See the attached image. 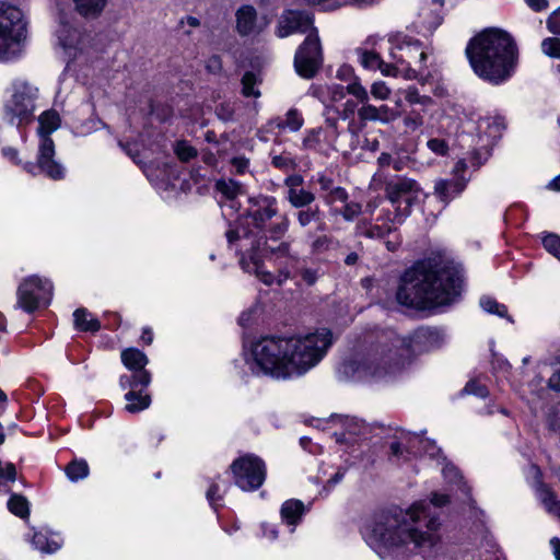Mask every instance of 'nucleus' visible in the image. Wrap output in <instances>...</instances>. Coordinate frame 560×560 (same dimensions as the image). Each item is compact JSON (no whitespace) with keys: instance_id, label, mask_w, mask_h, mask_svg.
Here are the masks:
<instances>
[{"instance_id":"nucleus-17","label":"nucleus","mask_w":560,"mask_h":560,"mask_svg":"<svg viewBox=\"0 0 560 560\" xmlns=\"http://www.w3.org/2000/svg\"><path fill=\"white\" fill-rule=\"evenodd\" d=\"M313 27V21L306 13L299 11L284 12L278 23L277 35L281 38L287 37L293 33H310Z\"/></svg>"},{"instance_id":"nucleus-24","label":"nucleus","mask_w":560,"mask_h":560,"mask_svg":"<svg viewBox=\"0 0 560 560\" xmlns=\"http://www.w3.org/2000/svg\"><path fill=\"white\" fill-rule=\"evenodd\" d=\"M121 361L124 365L131 370L135 374L136 372H148L144 370V366L148 363V358L143 352L138 349H126L121 352Z\"/></svg>"},{"instance_id":"nucleus-42","label":"nucleus","mask_w":560,"mask_h":560,"mask_svg":"<svg viewBox=\"0 0 560 560\" xmlns=\"http://www.w3.org/2000/svg\"><path fill=\"white\" fill-rule=\"evenodd\" d=\"M358 116L362 122L377 121V106L370 104L369 101L362 103L358 109Z\"/></svg>"},{"instance_id":"nucleus-41","label":"nucleus","mask_w":560,"mask_h":560,"mask_svg":"<svg viewBox=\"0 0 560 560\" xmlns=\"http://www.w3.org/2000/svg\"><path fill=\"white\" fill-rule=\"evenodd\" d=\"M175 153L183 162L197 156V150L186 141H178L175 145Z\"/></svg>"},{"instance_id":"nucleus-62","label":"nucleus","mask_w":560,"mask_h":560,"mask_svg":"<svg viewBox=\"0 0 560 560\" xmlns=\"http://www.w3.org/2000/svg\"><path fill=\"white\" fill-rule=\"evenodd\" d=\"M329 240L327 236H319L313 242V249L316 252L324 250L328 247Z\"/></svg>"},{"instance_id":"nucleus-56","label":"nucleus","mask_w":560,"mask_h":560,"mask_svg":"<svg viewBox=\"0 0 560 560\" xmlns=\"http://www.w3.org/2000/svg\"><path fill=\"white\" fill-rule=\"evenodd\" d=\"M320 133H322L320 129H313V130L308 131V133L304 138V145L306 148H315L316 144L319 142Z\"/></svg>"},{"instance_id":"nucleus-28","label":"nucleus","mask_w":560,"mask_h":560,"mask_svg":"<svg viewBox=\"0 0 560 560\" xmlns=\"http://www.w3.org/2000/svg\"><path fill=\"white\" fill-rule=\"evenodd\" d=\"M32 545L43 553H54L60 548L61 542L56 538H49L45 533L36 532L33 535Z\"/></svg>"},{"instance_id":"nucleus-38","label":"nucleus","mask_w":560,"mask_h":560,"mask_svg":"<svg viewBox=\"0 0 560 560\" xmlns=\"http://www.w3.org/2000/svg\"><path fill=\"white\" fill-rule=\"evenodd\" d=\"M541 51L548 57L560 59V38H545L541 42Z\"/></svg>"},{"instance_id":"nucleus-10","label":"nucleus","mask_w":560,"mask_h":560,"mask_svg":"<svg viewBox=\"0 0 560 560\" xmlns=\"http://www.w3.org/2000/svg\"><path fill=\"white\" fill-rule=\"evenodd\" d=\"M234 483L243 491H255L266 478L265 463L252 454L243 455L230 466Z\"/></svg>"},{"instance_id":"nucleus-15","label":"nucleus","mask_w":560,"mask_h":560,"mask_svg":"<svg viewBox=\"0 0 560 560\" xmlns=\"http://www.w3.org/2000/svg\"><path fill=\"white\" fill-rule=\"evenodd\" d=\"M392 57L396 60L397 65L418 66V70L410 67L406 70V78L416 79L418 72H421L423 69L427 52L421 48V44L418 40L404 38L396 46V50L392 51Z\"/></svg>"},{"instance_id":"nucleus-59","label":"nucleus","mask_w":560,"mask_h":560,"mask_svg":"<svg viewBox=\"0 0 560 560\" xmlns=\"http://www.w3.org/2000/svg\"><path fill=\"white\" fill-rule=\"evenodd\" d=\"M2 154L4 158H7L12 163L21 164V160L19 159V152L16 149L11 148V147L3 148Z\"/></svg>"},{"instance_id":"nucleus-3","label":"nucleus","mask_w":560,"mask_h":560,"mask_svg":"<svg viewBox=\"0 0 560 560\" xmlns=\"http://www.w3.org/2000/svg\"><path fill=\"white\" fill-rule=\"evenodd\" d=\"M407 515L411 524L402 521L398 515L381 513L363 527L364 540L381 558H385L394 548L408 542H412L418 548L428 549L440 542L441 523L436 516L430 515L424 502L412 504Z\"/></svg>"},{"instance_id":"nucleus-47","label":"nucleus","mask_w":560,"mask_h":560,"mask_svg":"<svg viewBox=\"0 0 560 560\" xmlns=\"http://www.w3.org/2000/svg\"><path fill=\"white\" fill-rule=\"evenodd\" d=\"M318 209H306L298 212V221L301 226H307L313 221L318 219Z\"/></svg>"},{"instance_id":"nucleus-36","label":"nucleus","mask_w":560,"mask_h":560,"mask_svg":"<svg viewBox=\"0 0 560 560\" xmlns=\"http://www.w3.org/2000/svg\"><path fill=\"white\" fill-rule=\"evenodd\" d=\"M480 306L490 314H495L499 317H506L510 322H513L511 317L508 316V308L503 304H499L495 300L483 296L480 299Z\"/></svg>"},{"instance_id":"nucleus-33","label":"nucleus","mask_w":560,"mask_h":560,"mask_svg":"<svg viewBox=\"0 0 560 560\" xmlns=\"http://www.w3.org/2000/svg\"><path fill=\"white\" fill-rule=\"evenodd\" d=\"M89 471V465L84 459L73 460L66 467V475L72 482L86 478Z\"/></svg>"},{"instance_id":"nucleus-21","label":"nucleus","mask_w":560,"mask_h":560,"mask_svg":"<svg viewBox=\"0 0 560 560\" xmlns=\"http://www.w3.org/2000/svg\"><path fill=\"white\" fill-rule=\"evenodd\" d=\"M257 208L250 212L255 225L265 229L268 221L277 215V200L275 197H261L256 201Z\"/></svg>"},{"instance_id":"nucleus-60","label":"nucleus","mask_w":560,"mask_h":560,"mask_svg":"<svg viewBox=\"0 0 560 560\" xmlns=\"http://www.w3.org/2000/svg\"><path fill=\"white\" fill-rule=\"evenodd\" d=\"M443 475L448 481L460 480L459 471L454 466H445L443 468Z\"/></svg>"},{"instance_id":"nucleus-57","label":"nucleus","mask_w":560,"mask_h":560,"mask_svg":"<svg viewBox=\"0 0 560 560\" xmlns=\"http://www.w3.org/2000/svg\"><path fill=\"white\" fill-rule=\"evenodd\" d=\"M326 126L328 128L329 138L331 141H335L338 136V120L336 118H326Z\"/></svg>"},{"instance_id":"nucleus-39","label":"nucleus","mask_w":560,"mask_h":560,"mask_svg":"<svg viewBox=\"0 0 560 560\" xmlns=\"http://www.w3.org/2000/svg\"><path fill=\"white\" fill-rule=\"evenodd\" d=\"M406 101L410 105H422L424 108L430 107L433 104V101L430 96L420 95L416 89H408L405 94Z\"/></svg>"},{"instance_id":"nucleus-25","label":"nucleus","mask_w":560,"mask_h":560,"mask_svg":"<svg viewBox=\"0 0 560 560\" xmlns=\"http://www.w3.org/2000/svg\"><path fill=\"white\" fill-rule=\"evenodd\" d=\"M74 10L85 19H95L106 7L107 0H73Z\"/></svg>"},{"instance_id":"nucleus-43","label":"nucleus","mask_w":560,"mask_h":560,"mask_svg":"<svg viewBox=\"0 0 560 560\" xmlns=\"http://www.w3.org/2000/svg\"><path fill=\"white\" fill-rule=\"evenodd\" d=\"M544 247L548 253L560 260V237L556 234H549L542 240Z\"/></svg>"},{"instance_id":"nucleus-14","label":"nucleus","mask_w":560,"mask_h":560,"mask_svg":"<svg viewBox=\"0 0 560 560\" xmlns=\"http://www.w3.org/2000/svg\"><path fill=\"white\" fill-rule=\"evenodd\" d=\"M385 195L386 198L393 203L397 206L396 209H399V205L405 202L408 207L418 201L421 188L418 183L411 178L404 176H394L388 178L385 182Z\"/></svg>"},{"instance_id":"nucleus-61","label":"nucleus","mask_w":560,"mask_h":560,"mask_svg":"<svg viewBox=\"0 0 560 560\" xmlns=\"http://www.w3.org/2000/svg\"><path fill=\"white\" fill-rule=\"evenodd\" d=\"M232 165L237 174H243L248 167V160L245 158H234L232 160Z\"/></svg>"},{"instance_id":"nucleus-32","label":"nucleus","mask_w":560,"mask_h":560,"mask_svg":"<svg viewBox=\"0 0 560 560\" xmlns=\"http://www.w3.org/2000/svg\"><path fill=\"white\" fill-rule=\"evenodd\" d=\"M259 83L260 80L255 73L250 71L245 72L242 78V94L245 97L258 98L260 96V91L258 89Z\"/></svg>"},{"instance_id":"nucleus-40","label":"nucleus","mask_w":560,"mask_h":560,"mask_svg":"<svg viewBox=\"0 0 560 560\" xmlns=\"http://www.w3.org/2000/svg\"><path fill=\"white\" fill-rule=\"evenodd\" d=\"M404 125L408 132H415L423 125V116L420 112L412 109L405 116Z\"/></svg>"},{"instance_id":"nucleus-54","label":"nucleus","mask_w":560,"mask_h":560,"mask_svg":"<svg viewBox=\"0 0 560 560\" xmlns=\"http://www.w3.org/2000/svg\"><path fill=\"white\" fill-rule=\"evenodd\" d=\"M348 198L347 191L341 187H335L329 191V195L326 197L328 203H334L336 201H346Z\"/></svg>"},{"instance_id":"nucleus-20","label":"nucleus","mask_w":560,"mask_h":560,"mask_svg":"<svg viewBox=\"0 0 560 560\" xmlns=\"http://www.w3.org/2000/svg\"><path fill=\"white\" fill-rule=\"evenodd\" d=\"M357 55L360 61V65L366 70H380L383 75L386 77H397L398 75V67L397 65L386 63L384 62L380 55L374 51L359 48L357 49Z\"/></svg>"},{"instance_id":"nucleus-45","label":"nucleus","mask_w":560,"mask_h":560,"mask_svg":"<svg viewBox=\"0 0 560 560\" xmlns=\"http://www.w3.org/2000/svg\"><path fill=\"white\" fill-rule=\"evenodd\" d=\"M371 94L374 98L385 101L390 95V89L383 81L374 82L371 85Z\"/></svg>"},{"instance_id":"nucleus-46","label":"nucleus","mask_w":560,"mask_h":560,"mask_svg":"<svg viewBox=\"0 0 560 560\" xmlns=\"http://www.w3.org/2000/svg\"><path fill=\"white\" fill-rule=\"evenodd\" d=\"M399 114L389 108L387 105L377 107V121L382 124H389L398 118Z\"/></svg>"},{"instance_id":"nucleus-64","label":"nucleus","mask_w":560,"mask_h":560,"mask_svg":"<svg viewBox=\"0 0 560 560\" xmlns=\"http://www.w3.org/2000/svg\"><path fill=\"white\" fill-rule=\"evenodd\" d=\"M525 1L534 11H542V10L547 9V7H548L547 0H525Z\"/></svg>"},{"instance_id":"nucleus-48","label":"nucleus","mask_w":560,"mask_h":560,"mask_svg":"<svg viewBox=\"0 0 560 560\" xmlns=\"http://www.w3.org/2000/svg\"><path fill=\"white\" fill-rule=\"evenodd\" d=\"M289 228V219L287 215L280 217V221L272 224L269 228V233L272 237L278 238L284 235V233L288 231Z\"/></svg>"},{"instance_id":"nucleus-37","label":"nucleus","mask_w":560,"mask_h":560,"mask_svg":"<svg viewBox=\"0 0 560 560\" xmlns=\"http://www.w3.org/2000/svg\"><path fill=\"white\" fill-rule=\"evenodd\" d=\"M347 92L354 96L359 102L365 103L369 101V93L361 84L358 78H354L346 88Z\"/></svg>"},{"instance_id":"nucleus-34","label":"nucleus","mask_w":560,"mask_h":560,"mask_svg":"<svg viewBox=\"0 0 560 560\" xmlns=\"http://www.w3.org/2000/svg\"><path fill=\"white\" fill-rule=\"evenodd\" d=\"M539 498L544 503L546 510L560 518V502L556 499L553 493L547 488L540 487Z\"/></svg>"},{"instance_id":"nucleus-4","label":"nucleus","mask_w":560,"mask_h":560,"mask_svg":"<svg viewBox=\"0 0 560 560\" xmlns=\"http://www.w3.org/2000/svg\"><path fill=\"white\" fill-rule=\"evenodd\" d=\"M462 275L452 262L429 258L408 269L397 291V301L419 308L452 303L460 292Z\"/></svg>"},{"instance_id":"nucleus-63","label":"nucleus","mask_w":560,"mask_h":560,"mask_svg":"<svg viewBox=\"0 0 560 560\" xmlns=\"http://www.w3.org/2000/svg\"><path fill=\"white\" fill-rule=\"evenodd\" d=\"M548 384L550 388L560 392V368L553 372Z\"/></svg>"},{"instance_id":"nucleus-5","label":"nucleus","mask_w":560,"mask_h":560,"mask_svg":"<svg viewBox=\"0 0 560 560\" xmlns=\"http://www.w3.org/2000/svg\"><path fill=\"white\" fill-rule=\"evenodd\" d=\"M466 55L474 72L495 85L512 77L518 59L513 37L499 28L485 30L471 38Z\"/></svg>"},{"instance_id":"nucleus-50","label":"nucleus","mask_w":560,"mask_h":560,"mask_svg":"<svg viewBox=\"0 0 560 560\" xmlns=\"http://www.w3.org/2000/svg\"><path fill=\"white\" fill-rule=\"evenodd\" d=\"M547 28L556 35H560V8L555 10L547 19Z\"/></svg>"},{"instance_id":"nucleus-31","label":"nucleus","mask_w":560,"mask_h":560,"mask_svg":"<svg viewBox=\"0 0 560 560\" xmlns=\"http://www.w3.org/2000/svg\"><path fill=\"white\" fill-rule=\"evenodd\" d=\"M8 509L12 514L21 518H27L30 515V503L27 499L21 494L14 493L10 497Z\"/></svg>"},{"instance_id":"nucleus-13","label":"nucleus","mask_w":560,"mask_h":560,"mask_svg":"<svg viewBox=\"0 0 560 560\" xmlns=\"http://www.w3.org/2000/svg\"><path fill=\"white\" fill-rule=\"evenodd\" d=\"M290 246L288 243H281L278 247H269V252L278 257H288L284 266H279L277 272H270L264 268V266L257 261H253V267L245 266L243 268L248 272H254L256 277L266 285H283L289 279L292 278L291 268L296 262V259L289 256Z\"/></svg>"},{"instance_id":"nucleus-1","label":"nucleus","mask_w":560,"mask_h":560,"mask_svg":"<svg viewBox=\"0 0 560 560\" xmlns=\"http://www.w3.org/2000/svg\"><path fill=\"white\" fill-rule=\"evenodd\" d=\"M331 343V332L326 328L290 338L265 337L252 346L246 362L256 374L301 376L318 364Z\"/></svg>"},{"instance_id":"nucleus-44","label":"nucleus","mask_w":560,"mask_h":560,"mask_svg":"<svg viewBox=\"0 0 560 560\" xmlns=\"http://www.w3.org/2000/svg\"><path fill=\"white\" fill-rule=\"evenodd\" d=\"M228 486H224L223 492L226 491ZM207 499L212 506H215L223 498L221 487L218 482H212L207 490Z\"/></svg>"},{"instance_id":"nucleus-23","label":"nucleus","mask_w":560,"mask_h":560,"mask_svg":"<svg viewBox=\"0 0 560 560\" xmlns=\"http://www.w3.org/2000/svg\"><path fill=\"white\" fill-rule=\"evenodd\" d=\"M445 0H427L421 8L420 16L430 27H436L442 22L441 11Z\"/></svg>"},{"instance_id":"nucleus-11","label":"nucleus","mask_w":560,"mask_h":560,"mask_svg":"<svg viewBox=\"0 0 560 560\" xmlns=\"http://www.w3.org/2000/svg\"><path fill=\"white\" fill-rule=\"evenodd\" d=\"M150 382L151 375L149 372H136L131 376H120V387L129 389L124 396L126 400L125 410L127 412L137 413L150 407L151 396L147 392Z\"/></svg>"},{"instance_id":"nucleus-9","label":"nucleus","mask_w":560,"mask_h":560,"mask_svg":"<svg viewBox=\"0 0 560 560\" xmlns=\"http://www.w3.org/2000/svg\"><path fill=\"white\" fill-rule=\"evenodd\" d=\"M52 289L48 279L37 276L24 278L16 289V307L33 313L40 306H47L52 298Z\"/></svg>"},{"instance_id":"nucleus-18","label":"nucleus","mask_w":560,"mask_h":560,"mask_svg":"<svg viewBox=\"0 0 560 560\" xmlns=\"http://www.w3.org/2000/svg\"><path fill=\"white\" fill-rule=\"evenodd\" d=\"M236 31L241 36L257 35L267 26L268 22L258 20L254 7L245 4L236 11Z\"/></svg>"},{"instance_id":"nucleus-58","label":"nucleus","mask_w":560,"mask_h":560,"mask_svg":"<svg viewBox=\"0 0 560 560\" xmlns=\"http://www.w3.org/2000/svg\"><path fill=\"white\" fill-rule=\"evenodd\" d=\"M303 177L301 175H291L285 178L284 185L288 189H300L302 188Z\"/></svg>"},{"instance_id":"nucleus-30","label":"nucleus","mask_w":560,"mask_h":560,"mask_svg":"<svg viewBox=\"0 0 560 560\" xmlns=\"http://www.w3.org/2000/svg\"><path fill=\"white\" fill-rule=\"evenodd\" d=\"M287 198L294 208L306 207L315 200L314 194L303 188L288 189Z\"/></svg>"},{"instance_id":"nucleus-6","label":"nucleus","mask_w":560,"mask_h":560,"mask_svg":"<svg viewBox=\"0 0 560 560\" xmlns=\"http://www.w3.org/2000/svg\"><path fill=\"white\" fill-rule=\"evenodd\" d=\"M39 127V144L37 153V162L25 163L23 168L32 174L36 175V170H39L43 174L54 180H59L65 177V167L55 160V143L49 137L51 132L57 130L60 126V117L55 110H46L38 118Z\"/></svg>"},{"instance_id":"nucleus-27","label":"nucleus","mask_w":560,"mask_h":560,"mask_svg":"<svg viewBox=\"0 0 560 560\" xmlns=\"http://www.w3.org/2000/svg\"><path fill=\"white\" fill-rule=\"evenodd\" d=\"M304 513V504L300 500H288L282 504L281 516L289 525H295Z\"/></svg>"},{"instance_id":"nucleus-19","label":"nucleus","mask_w":560,"mask_h":560,"mask_svg":"<svg viewBox=\"0 0 560 560\" xmlns=\"http://www.w3.org/2000/svg\"><path fill=\"white\" fill-rule=\"evenodd\" d=\"M407 217V213L396 209L394 217H392L390 211L383 212L380 218H377L376 223L371 225L365 235L371 238H384L390 233L395 231V224H401Z\"/></svg>"},{"instance_id":"nucleus-51","label":"nucleus","mask_w":560,"mask_h":560,"mask_svg":"<svg viewBox=\"0 0 560 560\" xmlns=\"http://www.w3.org/2000/svg\"><path fill=\"white\" fill-rule=\"evenodd\" d=\"M299 273L307 285L315 284L319 276L318 270L313 268H302Z\"/></svg>"},{"instance_id":"nucleus-55","label":"nucleus","mask_w":560,"mask_h":560,"mask_svg":"<svg viewBox=\"0 0 560 560\" xmlns=\"http://www.w3.org/2000/svg\"><path fill=\"white\" fill-rule=\"evenodd\" d=\"M0 478H4L14 481L16 478L15 466L11 463H7L4 466L0 462Z\"/></svg>"},{"instance_id":"nucleus-49","label":"nucleus","mask_w":560,"mask_h":560,"mask_svg":"<svg viewBox=\"0 0 560 560\" xmlns=\"http://www.w3.org/2000/svg\"><path fill=\"white\" fill-rule=\"evenodd\" d=\"M427 145L433 153L439 155H445L448 151V144L443 139H430Z\"/></svg>"},{"instance_id":"nucleus-29","label":"nucleus","mask_w":560,"mask_h":560,"mask_svg":"<svg viewBox=\"0 0 560 560\" xmlns=\"http://www.w3.org/2000/svg\"><path fill=\"white\" fill-rule=\"evenodd\" d=\"M272 124L279 129H288L295 132L303 126V118L296 109H290L284 120L277 118Z\"/></svg>"},{"instance_id":"nucleus-8","label":"nucleus","mask_w":560,"mask_h":560,"mask_svg":"<svg viewBox=\"0 0 560 560\" xmlns=\"http://www.w3.org/2000/svg\"><path fill=\"white\" fill-rule=\"evenodd\" d=\"M38 89L25 80L12 83L11 96L4 105V118L15 126L28 124L36 109Z\"/></svg>"},{"instance_id":"nucleus-2","label":"nucleus","mask_w":560,"mask_h":560,"mask_svg":"<svg viewBox=\"0 0 560 560\" xmlns=\"http://www.w3.org/2000/svg\"><path fill=\"white\" fill-rule=\"evenodd\" d=\"M443 335L432 328L417 330L412 336H392L365 348L362 355L343 364V373L357 381H389L400 374L423 351L438 348Z\"/></svg>"},{"instance_id":"nucleus-12","label":"nucleus","mask_w":560,"mask_h":560,"mask_svg":"<svg viewBox=\"0 0 560 560\" xmlns=\"http://www.w3.org/2000/svg\"><path fill=\"white\" fill-rule=\"evenodd\" d=\"M323 63L320 42L316 30H312L299 47L294 56V66L298 73L305 78H313Z\"/></svg>"},{"instance_id":"nucleus-35","label":"nucleus","mask_w":560,"mask_h":560,"mask_svg":"<svg viewBox=\"0 0 560 560\" xmlns=\"http://www.w3.org/2000/svg\"><path fill=\"white\" fill-rule=\"evenodd\" d=\"M215 188L229 199H233L242 194V185L233 179H221L215 184Z\"/></svg>"},{"instance_id":"nucleus-16","label":"nucleus","mask_w":560,"mask_h":560,"mask_svg":"<svg viewBox=\"0 0 560 560\" xmlns=\"http://www.w3.org/2000/svg\"><path fill=\"white\" fill-rule=\"evenodd\" d=\"M57 38L65 55L70 59L75 58L79 52L83 51L88 44V36L67 23L60 24Z\"/></svg>"},{"instance_id":"nucleus-52","label":"nucleus","mask_w":560,"mask_h":560,"mask_svg":"<svg viewBox=\"0 0 560 560\" xmlns=\"http://www.w3.org/2000/svg\"><path fill=\"white\" fill-rule=\"evenodd\" d=\"M464 390L468 394H474L480 397H486L488 395V389L486 388V386L475 381L468 382Z\"/></svg>"},{"instance_id":"nucleus-53","label":"nucleus","mask_w":560,"mask_h":560,"mask_svg":"<svg viewBox=\"0 0 560 560\" xmlns=\"http://www.w3.org/2000/svg\"><path fill=\"white\" fill-rule=\"evenodd\" d=\"M361 212V205L357 202H350L345 206L342 215L347 221H352Z\"/></svg>"},{"instance_id":"nucleus-22","label":"nucleus","mask_w":560,"mask_h":560,"mask_svg":"<svg viewBox=\"0 0 560 560\" xmlns=\"http://www.w3.org/2000/svg\"><path fill=\"white\" fill-rule=\"evenodd\" d=\"M467 180L465 178H456V179H439L434 185V192L438 198L444 202L448 203L452 199L457 197L466 187Z\"/></svg>"},{"instance_id":"nucleus-7","label":"nucleus","mask_w":560,"mask_h":560,"mask_svg":"<svg viewBox=\"0 0 560 560\" xmlns=\"http://www.w3.org/2000/svg\"><path fill=\"white\" fill-rule=\"evenodd\" d=\"M27 37V22L15 5L0 1V60L16 57Z\"/></svg>"},{"instance_id":"nucleus-26","label":"nucleus","mask_w":560,"mask_h":560,"mask_svg":"<svg viewBox=\"0 0 560 560\" xmlns=\"http://www.w3.org/2000/svg\"><path fill=\"white\" fill-rule=\"evenodd\" d=\"M74 326L81 331L95 332L100 330L101 323L92 316L85 308H78L73 313Z\"/></svg>"}]
</instances>
